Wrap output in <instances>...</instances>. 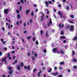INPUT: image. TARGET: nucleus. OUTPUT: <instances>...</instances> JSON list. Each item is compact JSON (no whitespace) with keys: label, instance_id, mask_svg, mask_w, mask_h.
Here are the masks:
<instances>
[{"label":"nucleus","instance_id":"nucleus-1","mask_svg":"<svg viewBox=\"0 0 77 77\" xmlns=\"http://www.w3.org/2000/svg\"><path fill=\"white\" fill-rule=\"evenodd\" d=\"M8 70L9 71L8 72V73L10 75H11L13 73V71L12 70V67H8Z\"/></svg>","mask_w":77,"mask_h":77},{"label":"nucleus","instance_id":"nucleus-2","mask_svg":"<svg viewBox=\"0 0 77 77\" xmlns=\"http://www.w3.org/2000/svg\"><path fill=\"white\" fill-rule=\"evenodd\" d=\"M8 12H9V9L5 8L4 9V14L8 15Z\"/></svg>","mask_w":77,"mask_h":77},{"label":"nucleus","instance_id":"nucleus-3","mask_svg":"<svg viewBox=\"0 0 77 77\" xmlns=\"http://www.w3.org/2000/svg\"><path fill=\"white\" fill-rule=\"evenodd\" d=\"M52 51L54 53H56V52H57V51H58V50L57 49V48H56L53 49L52 50Z\"/></svg>","mask_w":77,"mask_h":77},{"label":"nucleus","instance_id":"nucleus-4","mask_svg":"<svg viewBox=\"0 0 77 77\" xmlns=\"http://www.w3.org/2000/svg\"><path fill=\"white\" fill-rule=\"evenodd\" d=\"M71 27L70 28V30L71 31V32H72L73 31V30L74 29V26L73 25H70Z\"/></svg>","mask_w":77,"mask_h":77},{"label":"nucleus","instance_id":"nucleus-5","mask_svg":"<svg viewBox=\"0 0 77 77\" xmlns=\"http://www.w3.org/2000/svg\"><path fill=\"white\" fill-rule=\"evenodd\" d=\"M58 14L60 15L61 18H62V15H63V14L61 13V12L60 11H58Z\"/></svg>","mask_w":77,"mask_h":77},{"label":"nucleus","instance_id":"nucleus-6","mask_svg":"<svg viewBox=\"0 0 77 77\" xmlns=\"http://www.w3.org/2000/svg\"><path fill=\"white\" fill-rule=\"evenodd\" d=\"M59 74V73L57 72L56 73H54L53 72L51 73V75H54V76H56V75H58Z\"/></svg>","mask_w":77,"mask_h":77},{"label":"nucleus","instance_id":"nucleus-7","mask_svg":"<svg viewBox=\"0 0 77 77\" xmlns=\"http://www.w3.org/2000/svg\"><path fill=\"white\" fill-rule=\"evenodd\" d=\"M39 71L40 72H38L37 74L38 77H40V76H41V74L42 73V71H41V70H40Z\"/></svg>","mask_w":77,"mask_h":77},{"label":"nucleus","instance_id":"nucleus-8","mask_svg":"<svg viewBox=\"0 0 77 77\" xmlns=\"http://www.w3.org/2000/svg\"><path fill=\"white\" fill-rule=\"evenodd\" d=\"M60 54H64V51L62 50H60Z\"/></svg>","mask_w":77,"mask_h":77},{"label":"nucleus","instance_id":"nucleus-9","mask_svg":"<svg viewBox=\"0 0 77 77\" xmlns=\"http://www.w3.org/2000/svg\"><path fill=\"white\" fill-rule=\"evenodd\" d=\"M73 62H74V63H76L77 62V59H75V57H74V59L72 60Z\"/></svg>","mask_w":77,"mask_h":77},{"label":"nucleus","instance_id":"nucleus-10","mask_svg":"<svg viewBox=\"0 0 77 77\" xmlns=\"http://www.w3.org/2000/svg\"><path fill=\"white\" fill-rule=\"evenodd\" d=\"M6 57H5V58H4L2 60V62H3L4 61H6Z\"/></svg>","mask_w":77,"mask_h":77},{"label":"nucleus","instance_id":"nucleus-11","mask_svg":"<svg viewBox=\"0 0 77 77\" xmlns=\"http://www.w3.org/2000/svg\"><path fill=\"white\" fill-rule=\"evenodd\" d=\"M77 36H75V37H74V38L73 39V41H77Z\"/></svg>","mask_w":77,"mask_h":77},{"label":"nucleus","instance_id":"nucleus-12","mask_svg":"<svg viewBox=\"0 0 77 77\" xmlns=\"http://www.w3.org/2000/svg\"><path fill=\"white\" fill-rule=\"evenodd\" d=\"M44 21V16L42 15L41 16V21Z\"/></svg>","mask_w":77,"mask_h":77},{"label":"nucleus","instance_id":"nucleus-13","mask_svg":"<svg viewBox=\"0 0 77 77\" xmlns=\"http://www.w3.org/2000/svg\"><path fill=\"white\" fill-rule=\"evenodd\" d=\"M45 3L46 5V6L47 7H48V5H49V4H48V2H47V1H45Z\"/></svg>","mask_w":77,"mask_h":77},{"label":"nucleus","instance_id":"nucleus-14","mask_svg":"<svg viewBox=\"0 0 77 77\" xmlns=\"http://www.w3.org/2000/svg\"><path fill=\"white\" fill-rule=\"evenodd\" d=\"M70 17V18H74L75 16L74 15H71Z\"/></svg>","mask_w":77,"mask_h":77},{"label":"nucleus","instance_id":"nucleus-15","mask_svg":"<svg viewBox=\"0 0 77 77\" xmlns=\"http://www.w3.org/2000/svg\"><path fill=\"white\" fill-rule=\"evenodd\" d=\"M20 65L21 67H23L24 66V64L23 63V62H21L20 64Z\"/></svg>","mask_w":77,"mask_h":77},{"label":"nucleus","instance_id":"nucleus-16","mask_svg":"<svg viewBox=\"0 0 77 77\" xmlns=\"http://www.w3.org/2000/svg\"><path fill=\"white\" fill-rule=\"evenodd\" d=\"M51 71H52V69H51V68H50L49 70H48V72H51Z\"/></svg>","mask_w":77,"mask_h":77},{"label":"nucleus","instance_id":"nucleus-17","mask_svg":"<svg viewBox=\"0 0 77 77\" xmlns=\"http://www.w3.org/2000/svg\"><path fill=\"white\" fill-rule=\"evenodd\" d=\"M18 62V61H17V60H15L14 62L13 63V65H15V63H17Z\"/></svg>","mask_w":77,"mask_h":77},{"label":"nucleus","instance_id":"nucleus-18","mask_svg":"<svg viewBox=\"0 0 77 77\" xmlns=\"http://www.w3.org/2000/svg\"><path fill=\"white\" fill-rule=\"evenodd\" d=\"M49 23L50 24H52V21H51V19H50L49 20Z\"/></svg>","mask_w":77,"mask_h":77},{"label":"nucleus","instance_id":"nucleus-19","mask_svg":"<svg viewBox=\"0 0 77 77\" xmlns=\"http://www.w3.org/2000/svg\"><path fill=\"white\" fill-rule=\"evenodd\" d=\"M29 12H30V10L29 9L27 10L26 11V14H28V13H29Z\"/></svg>","mask_w":77,"mask_h":77},{"label":"nucleus","instance_id":"nucleus-20","mask_svg":"<svg viewBox=\"0 0 77 77\" xmlns=\"http://www.w3.org/2000/svg\"><path fill=\"white\" fill-rule=\"evenodd\" d=\"M60 65H64L65 62H61L60 63Z\"/></svg>","mask_w":77,"mask_h":77},{"label":"nucleus","instance_id":"nucleus-21","mask_svg":"<svg viewBox=\"0 0 77 77\" xmlns=\"http://www.w3.org/2000/svg\"><path fill=\"white\" fill-rule=\"evenodd\" d=\"M72 55H75V52L74 51V50H72Z\"/></svg>","mask_w":77,"mask_h":77},{"label":"nucleus","instance_id":"nucleus-22","mask_svg":"<svg viewBox=\"0 0 77 77\" xmlns=\"http://www.w3.org/2000/svg\"><path fill=\"white\" fill-rule=\"evenodd\" d=\"M31 58H32V60L33 61H35V58L34 56H33Z\"/></svg>","mask_w":77,"mask_h":77},{"label":"nucleus","instance_id":"nucleus-23","mask_svg":"<svg viewBox=\"0 0 77 77\" xmlns=\"http://www.w3.org/2000/svg\"><path fill=\"white\" fill-rule=\"evenodd\" d=\"M20 18H21V16L20 15L18 14L17 15L18 19H20Z\"/></svg>","mask_w":77,"mask_h":77},{"label":"nucleus","instance_id":"nucleus-24","mask_svg":"<svg viewBox=\"0 0 77 77\" xmlns=\"http://www.w3.org/2000/svg\"><path fill=\"white\" fill-rule=\"evenodd\" d=\"M46 10L47 11V14H48H48H49V13H50V11H48V9H46Z\"/></svg>","mask_w":77,"mask_h":77},{"label":"nucleus","instance_id":"nucleus-25","mask_svg":"<svg viewBox=\"0 0 77 77\" xmlns=\"http://www.w3.org/2000/svg\"><path fill=\"white\" fill-rule=\"evenodd\" d=\"M60 38L61 39H65V36H61Z\"/></svg>","mask_w":77,"mask_h":77},{"label":"nucleus","instance_id":"nucleus-26","mask_svg":"<svg viewBox=\"0 0 77 77\" xmlns=\"http://www.w3.org/2000/svg\"><path fill=\"white\" fill-rule=\"evenodd\" d=\"M20 66H17V68L18 69V70L19 71H20Z\"/></svg>","mask_w":77,"mask_h":77},{"label":"nucleus","instance_id":"nucleus-27","mask_svg":"<svg viewBox=\"0 0 77 77\" xmlns=\"http://www.w3.org/2000/svg\"><path fill=\"white\" fill-rule=\"evenodd\" d=\"M61 35H64V33L63 31H61Z\"/></svg>","mask_w":77,"mask_h":77},{"label":"nucleus","instance_id":"nucleus-28","mask_svg":"<svg viewBox=\"0 0 77 77\" xmlns=\"http://www.w3.org/2000/svg\"><path fill=\"white\" fill-rule=\"evenodd\" d=\"M19 9L20 11H21V10L22 9V6H20V7L19 8Z\"/></svg>","mask_w":77,"mask_h":77},{"label":"nucleus","instance_id":"nucleus-29","mask_svg":"<svg viewBox=\"0 0 77 77\" xmlns=\"http://www.w3.org/2000/svg\"><path fill=\"white\" fill-rule=\"evenodd\" d=\"M46 37H48V32H47L46 34Z\"/></svg>","mask_w":77,"mask_h":77},{"label":"nucleus","instance_id":"nucleus-30","mask_svg":"<svg viewBox=\"0 0 77 77\" xmlns=\"http://www.w3.org/2000/svg\"><path fill=\"white\" fill-rule=\"evenodd\" d=\"M31 36H29L27 37L26 38V39H30L31 38Z\"/></svg>","mask_w":77,"mask_h":77},{"label":"nucleus","instance_id":"nucleus-31","mask_svg":"<svg viewBox=\"0 0 77 77\" xmlns=\"http://www.w3.org/2000/svg\"><path fill=\"white\" fill-rule=\"evenodd\" d=\"M73 68L75 69H77V66L76 65L74 66H73Z\"/></svg>","mask_w":77,"mask_h":77},{"label":"nucleus","instance_id":"nucleus-32","mask_svg":"<svg viewBox=\"0 0 77 77\" xmlns=\"http://www.w3.org/2000/svg\"><path fill=\"white\" fill-rule=\"evenodd\" d=\"M31 15L32 16H33V17H34V13H33V11H32Z\"/></svg>","mask_w":77,"mask_h":77},{"label":"nucleus","instance_id":"nucleus-33","mask_svg":"<svg viewBox=\"0 0 77 77\" xmlns=\"http://www.w3.org/2000/svg\"><path fill=\"white\" fill-rule=\"evenodd\" d=\"M43 53H47V50L45 49H44L43 50Z\"/></svg>","mask_w":77,"mask_h":77},{"label":"nucleus","instance_id":"nucleus-34","mask_svg":"<svg viewBox=\"0 0 77 77\" xmlns=\"http://www.w3.org/2000/svg\"><path fill=\"white\" fill-rule=\"evenodd\" d=\"M35 44L36 45H38L39 44V43L38 42V41H36L35 42Z\"/></svg>","mask_w":77,"mask_h":77},{"label":"nucleus","instance_id":"nucleus-35","mask_svg":"<svg viewBox=\"0 0 77 77\" xmlns=\"http://www.w3.org/2000/svg\"><path fill=\"white\" fill-rule=\"evenodd\" d=\"M45 69H46V68H45V66H43L42 67V69H43V70H45Z\"/></svg>","mask_w":77,"mask_h":77},{"label":"nucleus","instance_id":"nucleus-36","mask_svg":"<svg viewBox=\"0 0 77 77\" xmlns=\"http://www.w3.org/2000/svg\"><path fill=\"white\" fill-rule=\"evenodd\" d=\"M36 71V69H34L33 71V72L34 73H35V72Z\"/></svg>","mask_w":77,"mask_h":77},{"label":"nucleus","instance_id":"nucleus-37","mask_svg":"<svg viewBox=\"0 0 77 77\" xmlns=\"http://www.w3.org/2000/svg\"><path fill=\"white\" fill-rule=\"evenodd\" d=\"M40 32L41 35H42V34H43V33H44V32H43V31L42 30H41L40 31Z\"/></svg>","mask_w":77,"mask_h":77},{"label":"nucleus","instance_id":"nucleus-38","mask_svg":"<svg viewBox=\"0 0 77 77\" xmlns=\"http://www.w3.org/2000/svg\"><path fill=\"white\" fill-rule=\"evenodd\" d=\"M30 65H29L27 66V69H30Z\"/></svg>","mask_w":77,"mask_h":77},{"label":"nucleus","instance_id":"nucleus-39","mask_svg":"<svg viewBox=\"0 0 77 77\" xmlns=\"http://www.w3.org/2000/svg\"><path fill=\"white\" fill-rule=\"evenodd\" d=\"M69 22L70 23H73L74 22L71 20H69Z\"/></svg>","mask_w":77,"mask_h":77},{"label":"nucleus","instance_id":"nucleus-40","mask_svg":"<svg viewBox=\"0 0 77 77\" xmlns=\"http://www.w3.org/2000/svg\"><path fill=\"white\" fill-rule=\"evenodd\" d=\"M16 12H17V14H19L20 13V11H19V10H16Z\"/></svg>","mask_w":77,"mask_h":77},{"label":"nucleus","instance_id":"nucleus-41","mask_svg":"<svg viewBox=\"0 0 77 77\" xmlns=\"http://www.w3.org/2000/svg\"><path fill=\"white\" fill-rule=\"evenodd\" d=\"M29 22L30 23H32L33 22V20H32V19H30V20Z\"/></svg>","mask_w":77,"mask_h":77},{"label":"nucleus","instance_id":"nucleus-42","mask_svg":"<svg viewBox=\"0 0 77 77\" xmlns=\"http://www.w3.org/2000/svg\"><path fill=\"white\" fill-rule=\"evenodd\" d=\"M34 56H35V57H37L38 56V54H34Z\"/></svg>","mask_w":77,"mask_h":77},{"label":"nucleus","instance_id":"nucleus-43","mask_svg":"<svg viewBox=\"0 0 77 77\" xmlns=\"http://www.w3.org/2000/svg\"><path fill=\"white\" fill-rule=\"evenodd\" d=\"M27 31L26 30H25V31H23V33L24 34H26V33H27Z\"/></svg>","mask_w":77,"mask_h":77},{"label":"nucleus","instance_id":"nucleus-44","mask_svg":"<svg viewBox=\"0 0 77 77\" xmlns=\"http://www.w3.org/2000/svg\"><path fill=\"white\" fill-rule=\"evenodd\" d=\"M6 41L4 42V41H3L2 42V43L3 44H6Z\"/></svg>","mask_w":77,"mask_h":77},{"label":"nucleus","instance_id":"nucleus-45","mask_svg":"<svg viewBox=\"0 0 77 77\" xmlns=\"http://www.w3.org/2000/svg\"><path fill=\"white\" fill-rule=\"evenodd\" d=\"M63 43H66V40H64L63 41Z\"/></svg>","mask_w":77,"mask_h":77},{"label":"nucleus","instance_id":"nucleus-46","mask_svg":"<svg viewBox=\"0 0 77 77\" xmlns=\"http://www.w3.org/2000/svg\"><path fill=\"white\" fill-rule=\"evenodd\" d=\"M20 2H21L23 4H24V1L23 0H21Z\"/></svg>","mask_w":77,"mask_h":77},{"label":"nucleus","instance_id":"nucleus-47","mask_svg":"<svg viewBox=\"0 0 77 77\" xmlns=\"http://www.w3.org/2000/svg\"><path fill=\"white\" fill-rule=\"evenodd\" d=\"M63 77V75H60L58 76L57 77Z\"/></svg>","mask_w":77,"mask_h":77},{"label":"nucleus","instance_id":"nucleus-48","mask_svg":"<svg viewBox=\"0 0 77 77\" xmlns=\"http://www.w3.org/2000/svg\"><path fill=\"white\" fill-rule=\"evenodd\" d=\"M17 26H18L19 25V22L17 21L16 23Z\"/></svg>","mask_w":77,"mask_h":77},{"label":"nucleus","instance_id":"nucleus-49","mask_svg":"<svg viewBox=\"0 0 77 77\" xmlns=\"http://www.w3.org/2000/svg\"><path fill=\"white\" fill-rule=\"evenodd\" d=\"M23 26H24V27H26V23H24Z\"/></svg>","mask_w":77,"mask_h":77},{"label":"nucleus","instance_id":"nucleus-50","mask_svg":"<svg viewBox=\"0 0 77 77\" xmlns=\"http://www.w3.org/2000/svg\"><path fill=\"white\" fill-rule=\"evenodd\" d=\"M59 27L60 28V27H61V23H60L59 24Z\"/></svg>","mask_w":77,"mask_h":77},{"label":"nucleus","instance_id":"nucleus-51","mask_svg":"<svg viewBox=\"0 0 77 77\" xmlns=\"http://www.w3.org/2000/svg\"><path fill=\"white\" fill-rule=\"evenodd\" d=\"M3 49H4V50H5V51H7V48H6V47L4 48Z\"/></svg>","mask_w":77,"mask_h":77},{"label":"nucleus","instance_id":"nucleus-52","mask_svg":"<svg viewBox=\"0 0 77 77\" xmlns=\"http://www.w3.org/2000/svg\"><path fill=\"white\" fill-rule=\"evenodd\" d=\"M62 69V67H60L59 68V69L60 70H61V69Z\"/></svg>","mask_w":77,"mask_h":77},{"label":"nucleus","instance_id":"nucleus-53","mask_svg":"<svg viewBox=\"0 0 77 77\" xmlns=\"http://www.w3.org/2000/svg\"><path fill=\"white\" fill-rule=\"evenodd\" d=\"M28 55L29 57V56H30V53H28Z\"/></svg>","mask_w":77,"mask_h":77},{"label":"nucleus","instance_id":"nucleus-54","mask_svg":"<svg viewBox=\"0 0 77 77\" xmlns=\"http://www.w3.org/2000/svg\"><path fill=\"white\" fill-rule=\"evenodd\" d=\"M48 3H50V4H52V2H51V1H49L48 2Z\"/></svg>","mask_w":77,"mask_h":77},{"label":"nucleus","instance_id":"nucleus-55","mask_svg":"<svg viewBox=\"0 0 77 77\" xmlns=\"http://www.w3.org/2000/svg\"><path fill=\"white\" fill-rule=\"evenodd\" d=\"M11 56V54H8V57H10Z\"/></svg>","mask_w":77,"mask_h":77},{"label":"nucleus","instance_id":"nucleus-56","mask_svg":"<svg viewBox=\"0 0 77 77\" xmlns=\"http://www.w3.org/2000/svg\"><path fill=\"white\" fill-rule=\"evenodd\" d=\"M52 32L54 33L55 32V30L53 29L52 30Z\"/></svg>","mask_w":77,"mask_h":77},{"label":"nucleus","instance_id":"nucleus-57","mask_svg":"<svg viewBox=\"0 0 77 77\" xmlns=\"http://www.w3.org/2000/svg\"><path fill=\"white\" fill-rule=\"evenodd\" d=\"M57 67L56 66H55L54 68V69H55V70H56V69H57Z\"/></svg>","mask_w":77,"mask_h":77},{"label":"nucleus","instance_id":"nucleus-58","mask_svg":"<svg viewBox=\"0 0 77 77\" xmlns=\"http://www.w3.org/2000/svg\"><path fill=\"white\" fill-rule=\"evenodd\" d=\"M2 28L3 31H5V28H4V27H2Z\"/></svg>","mask_w":77,"mask_h":77},{"label":"nucleus","instance_id":"nucleus-59","mask_svg":"<svg viewBox=\"0 0 77 77\" xmlns=\"http://www.w3.org/2000/svg\"><path fill=\"white\" fill-rule=\"evenodd\" d=\"M1 41L2 42H3V38H1Z\"/></svg>","mask_w":77,"mask_h":77},{"label":"nucleus","instance_id":"nucleus-60","mask_svg":"<svg viewBox=\"0 0 77 77\" xmlns=\"http://www.w3.org/2000/svg\"><path fill=\"white\" fill-rule=\"evenodd\" d=\"M64 48H66H66H67V46H66V45H65Z\"/></svg>","mask_w":77,"mask_h":77},{"label":"nucleus","instance_id":"nucleus-61","mask_svg":"<svg viewBox=\"0 0 77 77\" xmlns=\"http://www.w3.org/2000/svg\"><path fill=\"white\" fill-rule=\"evenodd\" d=\"M50 23H47V25L48 26V27H49V26H50Z\"/></svg>","mask_w":77,"mask_h":77},{"label":"nucleus","instance_id":"nucleus-62","mask_svg":"<svg viewBox=\"0 0 77 77\" xmlns=\"http://www.w3.org/2000/svg\"><path fill=\"white\" fill-rule=\"evenodd\" d=\"M69 7L68 6L66 7V9H67V10H68V9H69Z\"/></svg>","mask_w":77,"mask_h":77},{"label":"nucleus","instance_id":"nucleus-63","mask_svg":"<svg viewBox=\"0 0 77 77\" xmlns=\"http://www.w3.org/2000/svg\"><path fill=\"white\" fill-rule=\"evenodd\" d=\"M58 7H59V8H60L61 7V5H60V4H59Z\"/></svg>","mask_w":77,"mask_h":77},{"label":"nucleus","instance_id":"nucleus-64","mask_svg":"<svg viewBox=\"0 0 77 77\" xmlns=\"http://www.w3.org/2000/svg\"><path fill=\"white\" fill-rule=\"evenodd\" d=\"M33 41L34 42L35 41V38L34 37H33Z\"/></svg>","mask_w":77,"mask_h":77}]
</instances>
